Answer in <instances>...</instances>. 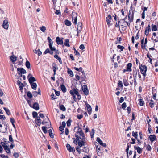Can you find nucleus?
I'll return each instance as SVG.
<instances>
[{"instance_id": "38", "label": "nucleus", "mask_w": 158, "mask_h": 158, "mask_svg": "<svg viewBox=\"0 0 158 158\" xmlns=\"http://www.w3.org/2000/svg\"><path fill=\"white\" fill-rule=\"evenodd\" d=\"M49 121V119L47 117L45 119V120H44V121L42 122V124H44L45 123H48Z\"/></svg>"}, {"instance_id": "44", "label": "nucleus", "mask_w": 158, "mask_h": 158, "mask_svg": "<svg viewBox=\"0 0 158 158\" xmlns=\"http://www.w3.org/2000/svg\"><path fill=\"white\" fill-rule=\"evenodd\" d=\"M53 71L54 72V75H55L56 74V72L57 69L56 68V64H54V65H53Z\"/></svg>"}, {"instance_id": "19", "label": "nucleus", "mask_w": 158, "mask_h": 158, "mask_svg": "<svg viewBox=\"0 0 158 158\" xmlns=\"http://www.w3.org/2000/svg\"><path fill=\"white\" fill-rule=\"evenodd\" d=\"M132 65V64L131 63H129L128 64L127 66V70L128 71L131 72L132 71L131 69Z\"/></svg>"}, {"instance_id": "31", "label": "nucleus", "mask_w": 158, "mask_h": 158, "mask_svg": "<svg viewBox=\"0 0 158 158\" xmlns=\"http://www.w3.org/2000/svg\"><path fill=\"white\" fill-rule=\"evenodd\" d=\"M39 29L43 32H44L46 30V27L44 26H42L41 27H40Z\"/></svg>"}, {"instance_id": "26", "label": "nucleus", "mask_w": 158, "mask_h": 158, "mask_svg": "<svg viewBox=\"0 0 158 158\" xmlns=\"http://www.w3.org/2000/svg\"><path fill=\"white\" fill-rule=\"evenodd\" d=\"M48 133L50 137L52 138H54V134L52 133V129H49L48 131Z\"/></svg>"}, {"instance_id": "22", "label": "nucleus", "mask_w": 158, "mask_h": 158, "mask_svg": "<svg viewBox=\"0 0 158 158\" xmlns=\"http://www.w3.org/2000/svg\"><path fill=\"white\" fill-rule=\"evenodd\" d=\"M137 75V72L136 69L133 71V76L134 80L136 81V78Z\"/></svg>"}, {"instance_id": "56", "label": "nucleus", "mask_w": 158, "mask_h": 158, "mask_svg": "<svg viewBox=\"0 0 158 158\" xmlns=\"http://www.w3.org/2000/svg\"><path fill=\"white\" fill-rule=\"evenodd\" d=\"M71 120L69 119L67 122V125L68 127H69L71 125Z\"/></svg>"}, {"instance_id": "23", "label": "nucleus", "mask_w": 158, "mask_h": 158, "mask_svg": "<svg viewBox=\"0 0 158 158\" xmlns=\"http://www.w3.org/2000/svg\"><path fill=\"white\" fill-rule=\"evenodd\" d=\"M10 142H11V143L10 144V149H12L15 146V144L13 143L14 140L13 139V138L10 135Z\"/></svg>"}, {"instance_id": "16", "label": "nucleus", "mask_w": 158, "mask_h": 158, "mask_svg": "<svg viewBox=\"0 0 158 158\" xmlns=\"http://www.w3.org/2000/svg\"><path fill=\"white\" fill-rule=\"evenodd\" d=\"M12 55L10 56V60L12 61V62H14L17 60V57L16 56L13 54V52L12 53Z\"/></svg>"}, {"instance_id": "58", "label": "nucleus", "mask_w": 158, "mask_h": 158, "mask_svg": "<svg viewBox=\"0 0 158 158\" xmlns=\"http://www.w3.org/2000/svg\"><path fill=\"white\" fill-rule=\"evenodd\" d=\"M127 106L125 102L123 103L122 105V108L123 109H125V108Z\"/></svg>"}, {"instance_id": "30", "label": "nucleus", "mask_w": 158, "mask_h": 158, "mask_svg": "<svg viewBox=\"0 0 158 158\" xmlns=\"http://www.w3.org/2000/svg\"><path fill=\"white\" fill-rule=\"evenodd\" d=\"M65 41V42L64 43V45L66 46L70 47L69 40L68 39H66Z\"/></svg>"}, {"instance_id": "61", "label": "nucleus", "mask_w": 158, "mask_h": 158, "mask_svg": "<svg viewBox=\"0 0 158 158\" xmlns=\"http://www.w3.org/2000/svg\"><path fill=\"white\" fill-rule=\"evenodd\" d=\"M13 156L15 158H18L19 157V154L18 153L15 152Z\"/></svg>"}, {"instance_id": "35", "label": "nucleus", "mask_w": 158, "mask_h": 158, "mask_svg": "<svg viewBox=\"0 0 158 158\" xmlns=\"http://www.w3.org/2000/svg\"><path fill=\"white\" fill-rule=\"evenodd\" d=\"M65 24L67 26H70L71 24V22L67 20H66L65 21Z\"/></svg>"}, {"instance_id": "28", "label": "nucleus", "mask_w": 158, "mask_h": 158, "mask_svg": "<svg viewBox=\"0 0 158 158\" xmlns=\"http://www.w3.org/2000/svg\"><path fill=\"white\" fill-rule=\"evenodd\" d=\"M61 89L62 91L64 92L65 93L66 92V89L65 86L62 84L61 85Z\"/></svg>"}, {"instance_id": "6", "label": "nucleus", "mask_w": 158, "mask_h": 158, "mask_svg": "<svg viewBox=\"0 0 158 158\" xmlns=\"http://www.w3.org/2000/svg\"><path fill=\"white\" fill-rule=\"evenodd\" d=\"M28 77H29L28 80L30 84L32 83L33 82L35 81H36L35 78L32 76V75L31 74H29L28 75Z\"/></svg>"}, {"instance_id": "11", "label": "nucleus", "mask_w": 158, "mask_h": 158, "mask_svg": "<svg viewBox=\"0 0 158 158\" xmlns=\"http://www.w3.org/2000/svg\"><path fill=\"white\" fill-rule=\"evenodd\" d=\"M3 27L5 29H7L8 28V22L7 20H5L3 21V23L2 25Z\"/></svg>"}, {"instance_id": "4", "label": "nucleus", "mask_w": 158, "mask_h": 158, "mask_svg": "<svg viewBox=\"0 0 158 158\" xmlns=\"http://www.w3.org/2000/svg\"><path fill=\"white\" fill-rule=\"evenodd\" d=\"M17 71L18 72V74L20 75V76H22V74H25L26 73V71L23 68H18Z\"/></svg>"}, {"instance_id": "49", "label": "nucleus", "mask_w": 158, "mask_h": 158, "mask_svg": "<svg viewBox=\"0 0 158 158\" xmlns=\"http://www.w3.org/2000/svg\"><path fill=\"white\" fill-rule=\"evenodd\" d=\"M80 147H79V146H77L76 147V150H77V152L79 154H80L81 153V150L79 149Z\"/></svg>"}, {"instance_id": "34", "label": "nucleus", "mask_w": 158, "mask_h": 158, "mask_svg": "<svg viewBox=\"0 0 158 158\" xmlns=\"http://www.w3.org/2000/svg\"><path fill=\"white\" fill-rule=\"evenodd\" d=\"M95 133V131L94 129H92V131L90 133V135L91 138H93L94 137V136Z\"/></svg>"}, {"instance_id": "32", "label": "nucleus", "mask_w": 158, "mask_h": 158, "mask_svg": "<svg viewBox=\"0 0 158 158\" xmlns=\"http://www.w3.org/2000/svg\"><path fill=\"white\" fill-rule=\"evenodd\" d=\"M10 122L11 123L13 127L14 128H15V121L13 118H10Z\"/></svg>"}, {"instance_id": "37", "label": "nucleus", "mask_w": 158, "mask_h": 158, "mask_svg": "<svg viewBox=\"0 0 158 158\" xmlns=\"http://www.w3.org/2000/svg\"><path fill=\"white\" fill-rule=\"evenodd\" d=\"M51 124L50 123H48V125H47L46 126L42 127V128H51Z\"/></svg>"}, {"instance_id": "10", "label": "nucleus", "mask_w": 158, "mask_h": 158, "mask_svg": "<svg viewBox=\"0 0 158 158\" xmlns=\"http://www.w3.org/2000/svg\"><path fill=\"white\" fill-rule=\"evenodd\" d=\"M63 38H62L61 39L59 37H57L56 38V40L57 43L58 44H62L63 43Z\"/></svg>"}, {"instance_id": "46", "label": "nucleus", "mask_w": 158, "mask_h": 158, "mask_svg": "<svg viewBox=\"0 0 158 158\" xmlns=\"http://www.w3.org/2000/svg\"><path fill=\"white\" fill-rule=\"evenodd\" d=\"M60 109L62 110L63 111H65L66 110V109L64 106L63 105H61L60 106Z\"/></svg>"}, {"instance_id": "8", "label": "nucleus", "mask_w": 158, "mask_h": 158, "mask_svg": "<svg viewBox=\"0 0 158 158\" xmlns=\"http://www.w3.org/2000/svg\"><path fill=\"white\" fill-rule=\"evenodd\" d=\"M82 91L85 95H87L89 94V90L88 89L86 85H84L82 87Z\"/></svg>"}, {"instance_id": "29", "label": "nucleus", "mask_w": 158, "mask_h": 158, "mask_svg": "<svg viewBox=\"0 0 158 158\" xmlns=\"http://www.w3.org/2000/svg\"><path fill=\"white\" fill-rule=\"evenodd\" d=\"M31 84L32 88L34 90L36 89L37 87L36 84L35 83H32Z\"/></svg>"}, {"instance_id": "33", "label": "nucleus", "mask_w": 158, "mask_h": 158, "mask_svg": "<svg viewBox=\"0 0 158 158\" xmlns=\"http://www.w3.org/2000/svg\"><path fill=\"white\" fill-rule=\"evenodd\" d=\"M138 101L139 102V104L141 106H143L144 105V102L143 99H139Z\"/></svg>"}, {"instance_id": "59", "label": "nucleus", "mask_w": 158, "mask_h": 158, "mask_svg": "<svg viewBox=\"0 0 158 158\" xmlns=\"http://www.w3.org/2000/svg\"><path fill=\"white\" fill-rule=\"evenodd\" d=\"M146 30L148 31H151V29L150 26L149 25H148V26L146 27Z\"/></svg>"}, {"instance_id": "42", "label": "nucleus", "mask_w": 158, "mask_h": 158, "mask_svg": "<svg viewBox=\"0 0 158 158\" xmlns=\"http://www.w3.org/2000/svg\"><path fill=\"white\" fill-rule=\"evenodd\" d=\"M26 67L29 69L30 68V62L28 61H27L26 62Z\"/></svg>"}, {"instance_id": "21", "label": "nucleus", "mask_w": 158, "mask_h": 158, "mask_svg": "<svg viewBox=\"0 0 158 158\" xmlns=\"http://www.w3.org/2000/svg\"><path fill=\"white\" fill-rule=\"evenodd\" d=\"M34 52L35 54H37L39 56H40L42 54V52L39 49L37 50L36 49H35L34 50Z\"/></svg>"}, {"instance_id": "47", "label": "nucleus", "mask_w": 158, "mask_h": 158, "mask_svg": "<svg viewBox=\"0 0 158 158\" xmlns=\"http://www.w3.org/2000/svg\"><path fill=\"white\" fill-rule=\"evenodd\" d=\"M141 47L143 49H144L145 48V43L144 44V40L143 39L141 41Z\"/></svg>"}, {"instance_id": "7", "label": "nucleus", "mask_w": 158, "mask_h": 158, "mask_svg": "<svg viewBox=\"0 0 158 158\" xmlns=\"http://www.w3.org/2000/svg\"><path fill=\"white\" fill-rule=\"evenodd\" d=\"M66 147L68 150L69 152H75V150L74 147H71L69 144L67 143L66 145Z\"/></svg>"}, {"instance_id": "45", "label": "nucleus", "mask_w": 158, "mask_h": 158, "mask_svg": "<svg viewBox=\"0 0 158 158\" xmlns=\"http://www.w3.org/2000/svg\"><path fill=\"white\" fill-rule=\"evenodd\" d=\"M154 101H153V100H151L150 101V102L149 103L150 106L151 108L153 107H154Z\"/></svg>"}, {"instance_id": "27", "label": "nucleus", "mask_w": 158, "mask_h": 158, "mask_svg": "<svg viewBox=\"0 0 158 158\" xmlns=\"http://www.w3.org/2000/svg\"><path fill=\"white\" fill-rule=\"evenodd\" d=\"M152 31H155L158 30V27H157L156 25H154L152 24Z\"/></svg>"}, {"instance_id": "43", "label": "nucleus", "mask_w": 158, "mask_h": 158, "mask_svg": "<svg viewBox=\"0 0 158 158\" xmlns=\"http://www.w3.org/2000/svg\"><path fill=\"white\" fill-rule=\"evenodd\" d=\"M123 82L124 85L125 86H127L129 85L128 83L126 80L124 79L123 80Z\"/></svg>"}, {"instance_id": "24", "label": "nucleus", "mask_w": 158, "mask_h": 158, "mask_svg": "<svg viewBox=\"0 0 158 158\" xmlns=\"http://www.w3.org/2000/svg\"><path fill=\"white\" fill-rule=\"evenodd\" d=\"M4 150L7 153H10V148L7 145H6L5 146L3 147Z\"/></svg>"}, {"instance_id": "41", "label": "nucleus", "mask_w": 158, "mask_h": 158, "mask_svg": "<svg viewBox=\"0 0 158 158\" xmlns=\"http://www.w3.org/2000/svg\"><path fill=\"white\" fill-rule=\"evenodd\" d=\"M72 91L73 92V93L74 94H75L76 95H78L79 94L77 90L76 89H74Z\"/></svg>"}, {"instance_id": "55", "label": "nucleus", "mask_w": 158, "mask_h": 158, "mask_svg": "<svg viewBox=\"0 0 158 158\" xmlns=\"http://www.w3.org/2000/svg\"><path fill=\"white\" fill-rule=\"evenodd\" d=\"M54 143L55 148L56 149L58 150V144L57 142L56 141H55Z\"/></svg>"}, {"instance_id": "64", "label": "nucleus", "mask_w": 158, "mask_h": 158, "mask_svg": "<svg viewBox=\"0 0 158 158\" xmlns=\"http://www.w3.org/2000/svg\"><path fill=\"white\" fill-rule=\"evenodd\" d=\"M79 48L81 50H83L85 49V47L83 44H81L80 45Z\"/></svg>"}, {"instance_id": "17", "label": "nucleus", "mask_w": 158, "mask_h": 158, "mask_svg": "<svg viewBox=\"0 0 158 158\" xmlns=\"http://www.w3.org/2000/svg\"><path fill=\"white\" fill-rule=\"evenodd\" d=\"M5 18V15L3 11L0 10V19H3Z\"/></svg>"}, {"instance_id": "39", "label": "nucleus", "mask_w": 158, "mask_h": 158, "mask_svg": "<svg viewBox=\"0 0 158 158\" xmlns=\"http://www.w3.org/2000/svg\"><path fill=\"white\" fill-rule=\"evenodd\" d=\"M70 94L73 96V98L75 101L76 99V98L74 94L73 93V92L72 91V90H71L70 91Z\"/></svg>"}, {"instance_id": "36", "label": "nucleus", "mask_w": 158, "mask_h": 158, "mask_svg": "<svg viewBox=\"0 0 158 158\" xmlns=\"http://www.w3.org/2000/svg\"><path fill=\"white\" fill-rule=\"evenodd\" d=\"M132 136L134 137L136 139L138 138V133L137 132H134V131H133L132 133Z\"/></svg>"}, {"instance_id": "51", "label": "nucleus", "mask_w": 158, "mask_h": 158, "mask_svg": "<svg viewBox=\"0 0 158 158\" xmlns=\"http://www.w3.org/2000/svg\"><path fill=\"white\" fill-rule=\"evenodd\" d=\"M32 115L34 118L36 117L38 115L37 113L35 111H34L32 112Z\"/></svg>"}, {"instance_id": "5", "label": "nucleus", "mask_w": 158, "mask_h": 158, "mask_svg": "<svg viewBox=\"0 0 158 158\" xmlns=\"http://www.w3.org/2000/svg\"><path fill=\"white\" fill-rule=\"evenodd\" d=\"M134 12H132V15H128V20L129 22V23L126 21H125V22L127 23L128 26H129L130 25V23L132 22L133 21L134 18Z\"/></svg>"}, {"instance_id": "53", "label": "nucleus", "mask_w": 158, "mask_h": 158, "mask_svg": "<svg viewBox=\"0 0 158 158\" xmlns=\"http://www.w3.org/2000/svg\"><path fill=\"white\" fill-rule=\"evenodd\" d=\"M118 86L120 87H123V83L122 81H119L118 83Z\"/></svg>"}, {"instance_id": "60", "label": "nucleus", "mask_w": 158, "mask_h": 158, "mask_svg": "<svg viewBox=\"0 0 158 158\" xmlns=\"http://www.w3.org/2000/svg\"><path fill=\"white\" fill-rule=\"evenodd\" d=\"M49 47L52 51H55L56 50V49L55 47H52V45H51V46L49 45Z\"/></svg>"}, {"instance_id": "48", "label": "nucleus", "mask_w": 158, "mask_h": 158, "mask_svg": "<svg viewBox=\"0 0 158 158\" xmlns=\"http://www.w3.org/2000/svg\"><path fill=\"white\" fill-rule=\"evenodd\" d=\"M3 109L5 110V111L6 112V113H7V114L8 115H9V114H10V112L9 110L8 109L6 108V107H4Z\"/></svg>"}, {"instance_id": "52", "label": "nucleus", "mask_w": 158, "mask_h": 158, "mask_svg": "<svg viewBox=\"0 0 158 158\" xmlns=\"http://www.w3.org/2000/svg\"><path fill=\"white\" fill-rule=\"evenodd\" d=\"M27 95L30 98H31L32 97V95L30 92H27Z\"/></svg>"}, {"instance_id": "14", "label": "nucleus", "mask_w": 158, "mask_h": 158, "mask_svg": "<svg viewBox=\"0 0 158 158\" xmlns=\"http://www.w3.org/2000/svg\"><path fill=\"white\" fill-rule=\"evenodd\" d=\"M134 148L135 150H137V152L139 154H140L142 153V150L140 147L135 145L134 146Z\"/></svg>"}, {"instance_id": "54", "label": "nucleus", "mask_w": 158, "mask_h": 158, "mask_svg": "<svg viewBox=\"0 0 158 158\" xmlns=\"http://www.w3.org/2000/svg\"><path fill=\"white\" fill-rule=\"evenodd\" d=\"M68 74L71 77H73V73L71 70L68 71Z\"/></svg>"}, {"instance_id": "2", "label": "nucleus", "mask_w": 158, "mask_h": 158, "mask_svg": "<svg viewBox=\"0 0 158 158\" xmlns=\"http://www.w3.org/2000/svg\"><path fill=\"white\" fill-rule=\"evenodd\" d=\"M139 68L140 69L141 72L143 76L145 77L146 75V72L147 70V67L145 65H141L139 66Z\"/></svg>"}, {"instance_id": "50", "label": "nucleus", "mask_w": 158, "mask_h": 158, "mask_svg": "<svg viewBox=\"0 0 158 158\" xmlns=\"http://www.w3.org/2000/svg\"><path fill=\"white\" fill-rule=\"evenodd\" d=\"M152 148L149 144L147 145L146 146V150L148 151H151Z\"/></svg>"}, {"instance_id": "40", "label": "nucleus", "mask_w": 158, "mask_h": 158, "mask_svg": "<svg viewBox=\"0 0 158 158\" xmlns=\"http://www.w3.org/2000/svg\"><path fill=\"white\" fill-rule=\"evenodd\" d=\"M62 125L59 127V128H62L65 127L66 126V123L65 122H62Z\"/></svg>"}, {"instance_id": "57", "label": "nucleus", "mask_w": 158, "mask_h": 158, "mask_svg": "<svg viewBox=\"0 0 158 158\" xmlns=\"http://www.w3.org/2000/svg\"><path fill=\"white\" fill-rule=\"evenodd\" d=\"M117 48H118L121 49V51H123L124 49V48L122 46H121L120 45H118L117 46Z\"/></svg>"}, {"instance_id": "12", "label": "nucleus", "mask_w": 158, "mask_h": 158, "mask_svg": "<svg viewBox=\"0 0 158 158\" xmlns=\"http://www.w3.org/2000/svg\"><path fill=\"white\" fill-rule=\"evenodd\" d=\"M149 139L152 143L153 141L156 139V137L154 135H151L149 136Z\"/></svg>"}, {"instance_id": "25", "label": "nucleus", "mask_w": 158, "mask_h": 158, "mask_svg": "<svg viewBox=\"0 0 158 158\" xmlns=\"http://www.w3.org/2000/svg\"><path fill=\"white\" fill-rule=\"evenodd\" d=\"M82 24L81 22H79L78 23V25H77V30H81L82 29Z\"/></svg>"}, {"instance_id": "3", "label": "nucleus", "mask_w": 158, "mask_h": 158, "mask_svg": "<svg viewBox=\"0 0 158 158\" xmlns=\"http://www.w3.org/2000/svg\"><path fill=\"white\" fill-rule=\"evenodd\" d=\"M77 15L75 12H73L72 13V17L73 22L76 24L77 21Z\"/></svg>"}, {"instance_id": "15", "label": "nucleus", "mask_w": 158, "mask_h": 158, "mask_svg": "<svg viewBox=\"0 0 158 158\" xmlns=\"http://www.w3.org/2000/svg\"><path fill=\"white\" fill-rule=\"evenodd\" d=\"M86 105L88 112L89 114H90L92 111V108L91 106L89 104H86Z\"/></svg>"}, {"instance_id": "13", "label": "nucleus", "mask_w": 158, "mask_h": 158, "mask_svg": "<svg viewBox=\"0 0 158 158\" xmlns=\"http://www.w3.org/2000/svg\"><path fill=\"white\" fill-rule=\"evenodd\" d=\"M111 19V16L110 15H108V17L106 18V22L108 26L110 25V20Z\"/></svg>"}, {"instance_id": "9", "label": "nucleus", "mask_w": 158, "mask_h": 158, "mask_svg": "<svg viewBox=\"0 0 158 158\" xmlns=\"http://www.w3.org/2000/svg\"><path fill=\"white\" fill-rule=\"evenodd\" d=\"M96 141L102 146L105 147H106V143H103L99 137H97L96 139Z\"/></svg>"}, {"instance_id": "20", "label": "nucleus", "mask_w": 158, "mask_h": 158, "mask_svg": "<svg viewBox=\"0 0 158 158\" xmlns=\"http://www.w3.org/2000/svg\"><path fill=\"white\" fill-rule=\"evenodd\" d=\"M33 108L36 110H38L39 109L38 104L37 102L34 103L33 104Z\"/></svg>"}, {"instance_id": "62", "label": "nucleus", "mask_w": 158, "mask_h": 158, "mask_svg": "<svg viewBox=\"0 0 158 158\" xmlns=\"http://www.w3.org/2000/svg\"><path fill=\"white\" fill-rule=\"evenodd\" d=\"M131 140L132 141V142H131V143H132V144H134L135 143V139H133V138H132L131 139Z\"/></svg>"}, {"instance_id": "1", "label": "nucleus", "mask_w": 158, "mask_h": 158, "mask_svg": "<svg viewBox=\"0 0 158 158\" xmlns=\"http://www.w3.org/2000/svg\"><path fill=\"white\" fill-rule=\"evenodd\" d=\"M75 138H73V143L76 145H78L80 147L87 144V140L82 129H78L75 134Z\"/></svg>"}, {"instance_id": "18", "label": "nucleus", "mask_w": 158, "mask_h": 158, "mask_svg": "<svg viewBox=\"0 0 158 158\" xmlns=\"http://www.w3.org/2000/svg\"><path fill=\"white\" fill-rule=\"evenodd\" d=\"M17 83L18 84L20 90H22L23 89V84L21 82V81H19V80H18L17 81Z\"/></svg>"}, {"instance_id": "63", "label": "nucleus", "mask_w": 158, "mask_h": 158, "mask_svg": "<svg viewBox=\"0 0 158 158\" xmlns=\"http://www.w3.org/2000/svg\"><path fill=\"white\" fill-rule=\"evenodd\" d=\"M55 93L56 94L57 96H59L60 94V92L59 91H56V90H55Z\"/></svg>"}]
</instances>
